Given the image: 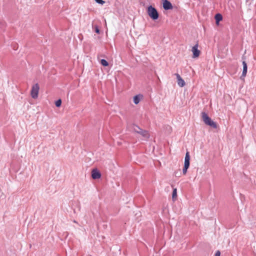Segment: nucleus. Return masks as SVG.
<instances>
[{
	"instance_id": "17",
	"label": "nucleus",
	"mask_w": 256,
	"mask_h": 256,
	"mask_svg": "<svg viewBox=\"0 0 256 256\" xmlns=\"http://www.w3.org/2000/svg\"><path fill=\"white\" fill-rule=\"evenodd\" d=\"M184 160H190V155L188 152H187L186 154Z\"/></svg>"
},
{
	"instance_id": "12",
	"label": "nucleus",
	"mask_w": 256,
	"mask_h": 256,
	"mask_svg": "<svg viewBox=\"0 0 256 256\" xmlns=\"http://www.w3.org/2000/svg\"><path fill=\"white\" fill-rule=\"evenodd\" d=\"M130 128L134 132L136 133H138V132H140L142 128L139 127L138 125L135 124H132L130 126Z\"/></svg>"
},
{
	"instance_id": "4",
	"label": "nucleus",
	"mask_w": 256,
	"mask_h": 256,
	"mask_svg": "<svg viewBox=\"0 0 256 256\" xmlns=\"http://www.w3.org/2000/svg\"><path fill=\"white\" fill-rule=\"evenodd\" d=\"M198 44H196L192 48V58H198L200 54V51L198 50Z\"/></svg>"
},
{
	"instance_id": "20",
	"label": "nucleus",
	"mask_w": 256,
	"mask_h": 256,
	"mask_svg": "<svg viewBox=\"0 0 256 256\" xmlns=\"http://www.w3.org/2000/svg\"><path fill=\"white\" fill-rule=\"evenodd\" d=\"M188 168L184 166V168H183V170H182V174H183L185 175L186 174L187 170H188Z\"/></svg>"
},
{
	"instance_id": "15",
	"label": "nucleus",
	"mask_w": 256,
	"mask_h": 256,
	"mask_svg": "<svg viewBox=\"0 0 256 256\" xmlns=\"http://www.w3.org/2000/svg\"><path fill=\"white\" fill-rule=\"evenodd\" d=\"M62 102L61 99H58L56 101L55 105L56 107H60L62 105Z\"/></svg>"
},
{
	"instance_id": "10",
	"label": "nucleus",
	"mask_w": 256,
	"mask_h": 256,
	"mask_svg": "<svg viewBox=\"0 0 256 256\" xmlns=\"http://www.w3.org/2000/svg\"><path fill=\"white\" fill-rule=\"evenodd\" d=\"M214 19L216 20V25H218L220 22L222 20V16L220 13L216 14L214 16Z\"/></svg>"
},
{
	"instance_id": "3",
	"label": "nucleus",
	"mask_w": 256,
	"mask_h": 256,
	"mask_svg": "<svg viewBox=\"0 0 256 256\" xmlns=\"http://www.w3.org/2000/svg\"><path fill=\"white\" fill-rule=\"evenodd\" d=\"M39 90L40 87L38 84H36L32 86L30 91V95L33 98H38Z\"/></svg>"
},
{
	"instance_id": "6",
	"label": "nucleus",
	"mask_w": 256,
	"mask_h": 256,
	"mask_svg": "<svg viewBox=\"0 0 256 256\" xmlns=\"http://www.w3.org/2000/svg\"><path fill=\"white\" fill-rule=\"evenodd\" d=\"M101 173L97 168H94L92 171V178L94 180L98 179L101 177Z\"/></svg>"
},
{
	"instance_id": "5",
	"label": "nucleus",
	"mask_w": 256,
	"mask_h": 256,
	"mask_svg": "<svg viewBox=\"0 0 256 256\" xmlns=\"http://www.w3.org/2000/svg\"><path fill=\"white\" fill-rule=\"evenodd\" d=\"M162 6L165 10H170L172 9V3L168 0H162Z\"/></svg>"
},
{
	"instance_id": "2",
	"label": "nucleus",
	"mask_w": 256,
	"mask_h": 256,
	"mask_svg": "<svg viewBox=\"0 0 256 256\" xmlns=\"http://www.w3.org/2000/svg\"><path fill=\"white\" fill-rule=\"evenodd\" d=\"M202 116L203 121L206 125L212 128H217L216 123L214 122L205 112H202Z\"/></svg>"
},
{
	"instance_id": "7",
	"label": "nucleus",
	"mask_w": 256,
	"mask_h": 256,
	"mask_svg": "<svg viewBox=\"0 0 256 256\" xmlns=\"http://www.w3.org/2000/svg\"><path fill=\"white\" fill-rule=\"evenodd\" d=\"M175 75L176 76V77L178 85L180 87H183L184 86L186 83L184 80L181 78L180 75L178 74H176Z\"/></svg>"
},
{
	"instance_id": "9",
	"label": "nucleus",
	"mask_w": 256,
	"mask_h": 256,
	"mask_svg": "<svg viewBox=\"0 0 256 256\" xmlns=\"http://www.w3.org/2000/svg\"><path fill=\"white\" fill-rule=\"evenodd\" d=\"M242 66H243V70H242V75L240 77L241 78L242 76L245 77L246 76V74L247 73V70H248L247 64L245 61L242 62Z\"/></svg>"
},
{
	"instance_id": "1",
	"label": "nucleus",
	"mask_w": 256,
	"mask_h": 256,
	"mask_svg": "<svg viewBox=\"0 0 256 256\" xmlns=\"http://www.w3.org/2000/svg\"><path fill=\"white\" fill-rule=\"evenodd\" d=\"M146 12L150 18L153 20H157L159 18V13L152 6L150 5L146 8Z\"/></svg>"
},
{
	"instance_id": "8",
	"label": "nucleus",
	"mask_w": 256,
	"mask_h": 256,
	"mask_svg": "<svg viewBox=\"0 0 256 256\" xmlns=\"http://www.w3.org/2000/svg\"><path fill=\"white\" fill-rule=\"evenodd\" d=\"M137 134L146 138H150V134L148 131L142 129L140 132H138Z\"/></svg>"
},
{
	"instance_id": "18",
	"label": "nucleus",
	"mask_w": 256,
	"mask_h": 256,
	"mask_svg": "<svg viewBox=\"0 0 256 256\" xmlns=\"http://www.w3.org/2000/svg\"><path fill=\"white\" fill-rule=\"evenodd\" d=\"M190 164V160H184V166L189 168Z\"/></svg>"
},
{
	"instance_id": "13",
	"label": "nucleus",
	"mask_w": 256,
	"mask_h": 256,
	"mask_svg": "<svg viewBox=\"0 0 256 256\" xmlns=\"http://www.w3.org/2000/svg\"><path fill=\"white\" fill-rule=\"evenodd\" d=\"M142 97V96L141 94H138V95H136V96H134V102L136 104H138L140 102V99Z\"/></svg>"
},
{
	"instance_id": "14",
	"label": "nucleus",
	"mask_w": 256,
	"mask_h": 256,
	"mask_svg": "<svg viewBox=\"0 0 256 256\" xmlns=\"http://www.w3.org/2000/svg\"><path fill=\"white\" fill-rule=\"evenodd\" d=\"M100 64L104 66H108L109 64L108 62L104 59H102L100 61Z\"/></svg>"
},
{
	"instance_id": "21",
	"label": "nucleus",
	"mask_w": 256,
	"mask_h": 256,
	"mask_svg": "<svg viewBox=\"0 0 256 256\" xmlns=\"http://www.w3.org/2000/svg\"><path fill=\"white\" fill-rule=\"evenodd\" d=\"M97 3L101 4H103L105 3V2L103 0H94Z\"/></svg>"
},
{
	"instance_id": "19",
	"label": "nucleus",
	"mask_w": 256,
	"mask_h": 256,
	"mask_svg": "<svg viewBox=\"0 0 256 256\" xmlns=\"http://www.w3.org/2000/svg\"><path fill=\"white\" fill-rule=\"evenodd\" d=\"M94 32L96 33V34H100V30L98 27V26H94Z\"/></svg>"
},
{
	"instance_id": "16",
	"label": "nucleus",
	"mask_w": 256,
	"mask_h": 256,
	"mask_svg": "<svg viewBox=\"0 0 256 256\" xmlns=\"http://www.w3.org/2000/svg\"><path fill=\"white\" fill-rule=\"evenodd\" d=\"M177 196V191L176 188H174L172 193V198L174 200Z\"/></svg>"
},
{
	"instance_id": "22",
	"label": "nucleus",
	"mask_w": 256,
	"mask_h": 256,
	"mask_svg": "<svg viewBox=\"0 0 256 256\" xmlns=\"http://www.w3.org/2000/svg\"><path fill=\"white\" fill-rule=\"evenodd\" d=\"M215 256H220V252L219 250H217L215 253Z\"/></svg>"
},
{
	"instance_id": "11",
	"label": "nucleus",
	"mask_w": 256,
	"mask_h": 256,
	"mask_svg": "<svg viewBox=\"0 0 256 256\" xmlns=\"http://www.w3.org/2000/svg\"><path fill=\"white\" fill-rule=\"evenodd\" d=\"M130 128L134 132L136 133H138V132H140L142 128L139 127L138 125L135 124H132L130 126Z\"/></svg>"
}]
</instances>
